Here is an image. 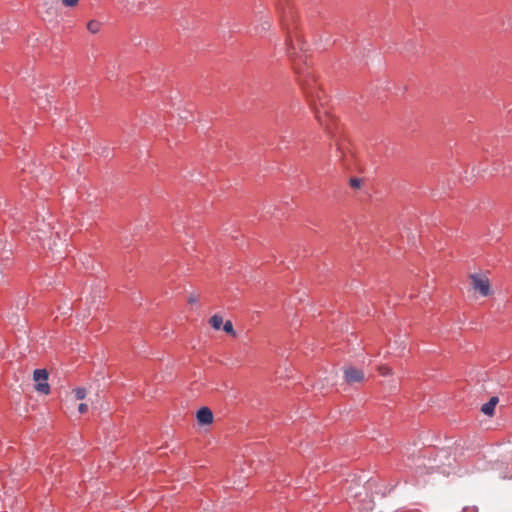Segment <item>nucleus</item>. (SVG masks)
<instances>
[{
	"label": "nucleus",
	"instance_id": "nucleus-1",
	"mask_svg": "<svg viewBox=\"0 0 512 512\" xmlns=\"http://www.w3.org/2000/svg\"><path fill=\"white\" fill-rule=\"evenodd\" d=\"M471 281L473 289L482 297H487L491 294L490 282L486 276L472 275Z\"/></svg>",
	"mask_w": 512,
	"mask_h": 512
},
{
	"label": "nucleus",
	"instance_id": "nucleus-2",
	"mask_svg": "<svg viewBox=\"0 0 512 512\" xmlns=\"http://www.w3.org/2000/svg\"><path fill=\"white\" fill-rule=\"evenodd\" d=\"M33 379L37 392L42 394H48L50 392V386L47 382L48 373L45 369H36L33 373Z\"/></svg>",
	"mask_w": 512,
	"mask_h": 512
},
{
	"label": "nucleus",
	"instance_id": "nucleus-3",
	"mask_svg": "<svg viewBox=\"0 0 512 512\" xmlns=\"http://www.w3.org/2000/svg\"><path fill=\"white\" fill-rule=\"evenodd\" d=\"M344 377L348 384L359 383L365 379L364 372L352 366L344 369Z\"/></svg>",
	"mask_w": 512,
	"mask_h": 512
},
{
	"label": "nucleus",
	"instance_id": "nucleus-4",
	"mask_svg": "<svg viewBox=\"0 0 512 512\" xmlns=\"http://www.w3.org/2000/svg\"><path fill=\"white\" fill-rule=\"evenodd\" d=\"M197 420L199 424L209 425L213 422V413L208 407H202L197 412Z\"/></svg>",
	"mask_w": 512,
	"mask_h": 512
},
{
	"label": "nucleus",
	"instance_id": "nucleus-5",
	"mask_svg": "<svg viewBox=\"0 0 512 512\" xmlns=\"http://www.w3.org/2000/svg\"><path fill=\"white\" fill-rule=\"evenodd\" d=\"M498 397H491L490 400L483 404L481 407V411L488 416H492L494 414L495 407L498 403Z\"/></svg>",
	"mask_w": 512,
	"mask_h": 512
},
{
	"label": "nucleus",
	"instance_id": "nucleus-6",
	"mask_svg": "<svg viewBox=\"0 0 512 512\" xmlns=\"http://www.w3.org/2000/svg\"><path fill=\"white\" fill-rule=\"evenodd\" d=\"M283 26L287 30V36H286L287 55L291 57L293 54L292 51L295 49L294 44H293V35L285 21H283Z\"/></svg>",
	"mask_w": 512,
	"mask_h": 512
},
{
	"label": "nucleus",
	"instance_id": "nucleus-7",
	"mask_svg": "<svg viewBox=\"0 0 512 512\" xmlns=\"http://www.w3.org/2000/svg\"><path fill=\"white\" fill-rule=\"evenodd\" d=\"M316 118H317L318 122L320 123V125L323 126L327 131L331 130L330 121H332V119L330 118V116L325 114V119H323L320 112H316Z\"/></svg>",
	"mask_w": 512,
	"mask_h": 512
},
{
	"label": "nucleus",
	"instance_id": "nucleus-8",
	"mask_svg": "<svg viewBox=\"0 0 512 512\" xmlns=\"http://www.w3.org/2000/svg\"><path fill=\"white\" fill-rule=\"evenodd\" d=\"M101 26H102L101 22H99L97 20H90L87 23V30L92 34H96L100 31Z\"/></svg>",
	"mask_w": 512,
	"mask_h": 512
},
{
	"label": "nucleus",
	"instance_id": "nucleus-9",
	"mask_svg": "<svg viewBox=\"0 0 512 512\" xmlns=\"http://www.w3.org/2000/svg\"><path fill=\"white\" fill-rule=\"evenodd\" d=\"M209 323L214 329L219 330L223 324V318L220 315L215 314L210 318Z\"/></svg>",
	"mask_w": 512,
	"mask_h": 512
},
{
	"label": "nucleus",
	"instance_id": "nucleus-10",
	"mask_svg": "<svg viewBox=\"0 0 512 512\" xmlns=\"http://www.w3.org/2000/svg\"><path fill=\"white\" fill-rule=\"evenodd\" d=\"M73 394L76 400H83L87 395V391L85 388L78 387L73 390Z\"/></svg>",
	"mask_w": 512,
	"mask_h": 512
},
{
	"label": "nucleus",
	"instance_id": "nucleus-11",
	"mask_svg": "<svg viewBox=\"0 0 512 512\" xmlns=\"http://www.w3.org/2000/svg\"><path fill=\"white\" fill-rule=\"evenodd\" d=\"M223 330L227 333V334H230L232 335L233 337H236V332L233 328V324L231 321H226L224 324H223Z\"/></svg>",
	"mask_w": 512,
	"mask_h": 512
},
{
	"label": "nucleus",
	"instance_id": "nucleus-12",
	"mask_svg": "<svg viewBox=\"0 0 512 512\" xmlns=\"http://www.w3.org/2000/svg\"><path fill=\"white\" fill-rule=\"evenodd\" d=\"M271 27V23L268 19L264 20L260 26L256 27L258 33L266 32Z\"/></svg>",
	"mask_w": 512,
	"mask_h": 512
},
{
	"label": "nucleus",
	"instance_id": "nucleus-13",
	"mask_svg": "<svg viewBox=\"0 0 512 512\" xmlns=\"http://www.w3.org/2000/svg\"><path fill=\"white\" fill-rule=\"evenodd\" d=\"M349 184L354 189H359L362 185V180L359 178H351Z\"/></svg>",
	"mask_w": 512,
	"mask_h": 512
},
{
	"label": "nucleus",
	"instance_id": "nucleus-14",
	"mask_svg": "<svg viewBox=\"0 0 512 512\" xmlns=\"http://www.w3.org/2000/svg\"><path fill=\"white\" fill-rule=\"evenodd\" d=\"M62 4L66 7H75L79 0H61Z\"/></svg>",
	"mask_w": 512,
	"mask_h": 512
},
{
	"label": "nucleus",
	"instance_id": "nucleus-15",
	"mask_svg": "<svg viewBox=\"0 0 512 512\" xmlns=\"http://www.w3.org/2000/svg\"><path fill=\"white\" fill-rule=\"evenodd\" d=\"M121 4L124 5L128 10H131L134 5L135 0H119Z\"/></svg>",
	"mask_w": 512,
	"mask_h": 512
},
{
	"label": "nucleus",
	"instance_id": "nucleus-16",
	"mask_svg": "<svg viewBox=\"0 0 512 512\" xmlns=\"http://www.w3.org/2000/svg\"><path fill=\"white\" fill-rule=\"evenodd\" d=\"M379 372L383 376H386V375H390L391 374V369L389 367H387V366H381V367H379Z\"/></svg>",
	"mask_w": 512,
	"mask_h": 512
},
{
	"label": "nucleus",
	"instance_id": "nucleus-17",
	"mask_svg": "<svg viewBox=\"0 0 512 512\" xmlns=\"http://www.w3.org/2000/svg\"><path fill=\"white\" fill-rule=\"evenodd\" d=\"M87 410H88V406H87V404H85V403H81V404L78 406V411H79V413H80V414H84V413H86V412H87Z\"/></svg>",
	"mask_w": 512,
	"mask_h": 512
},
{
	"label": "nucleus",
	"instance_id": "nucleus-18",
	"mask_svg": "<svg viewBox=\"0 0 512 512\" xmlns=\"http://www.w3.org/2000/svg\"><path fill=\"white\" fill-rule=\"evenodd\" d=\"M299 82H300V84L302 85V88H303V90L305 91V93H308V91H307V88H306V86H305L304 81L300 79V80H299Z\"/></svg>",
	"mask_w": 512,
	"mask_h": 512
},
{
	"label": "nucleus",
	"instance_id": "nucleus-19",
	"mask_svg": "<svg viewBox=\"0 0 512 512\" xmlns=\"http://www.w3.org/2000/svg\"><path fill=\"white\" fill-rule=\"evenodd\" d=\"M188 301H189V303H194V302H196V298L191 296V297H189Z\"/></svg>",
	"mask_w": 512,
	"mask_h": 512
}]
</instances>
